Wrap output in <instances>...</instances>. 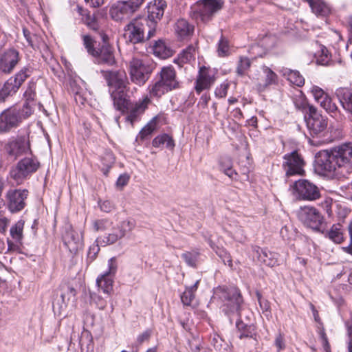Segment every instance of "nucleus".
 <instances>
[{"label":"nucleus","mask_w":352,"mask_h":352,"mask_svg":"<svg viewBox=\"0 0 352 352\" xmlns=\"http://www.w3.org/2000/svg\"><path fill=\"white\" fill-rule=\"evenodd\" d=\"M20 86L13 77L10 78L3 85L1 90L0 91V96L2 97H7L15 94Z\"/></svg>","instance_id":"c9c22d12"},{"label":"nucleus","mask_w":352,"mask_h":352,"mask_svg":"<svg viewBox=\"0 0 352 352\" xmlns=\"http://www.w3.org/2000/svg\"><path fill=\"white\" fill-rule=\"evenodd\" d=\"M122 237V236H120V233L118 230L117 228H114L111 232L97 239L96 243H100L102 246H106L115 243Z\"/></svg>","instance_id":"f704fd0d"},{"label":"nucleus","mask_w":352,"mask_h":352,"mask_svg":"<svg viewBox=\"0 0 352 352\" xmlns=\"http://www.w3.org/2000/svg\"><path fill=\"white\" fill-rule=\"evenodd\" d=\"M152 145L155 148H163L164 146L168 148H173L175 143L173 139L167 133H162L156 136L152 141Z\"/></svg>","instance_id":"c756f323"},{"label":"nucleus","mask_w":352,"mask_h":352,"mask_svg":"<svg viewBox=\"0 0 352 352\" xmlns=\"http://www.w3.org/2000/svg\"><path fill=\"white\" fill-rule=\"evenodd\" d=\"M129 180V175L126 174H123V175H120V177H118V179L116 182V184L118 186L122 187L127 184Z\"/></svg>","instance_id":"69168bd1"},{"label":"nucleus","mask_w":352,"mask_h":352,"mask_svg":"<svg viewBox=\"0 0 352 352\" xmlns=\"http://www.w3.org/2000/svg\"><path fill=\"white\" fill-rule=\"evenodd\" d=\"M100 208L102 211L105 212H110L113 208V205L109 201H104L102 202H99Z\"/></svg>","instance_id":"0e129e2a"},{"label":"nucleus","mask_w":352,"mask_h":352,"mask_svg":"<svg viewBox=\"0 0 352 352\" xmlns=\"http://www.w3.org/2000/svg\"><path fill=\"white\" fill-rule=\"evenodd\" d=\"M20 60L19 52L14 49L6 50L0 55V71L10 74Z\"/></svg>","instance_id":"aec40b11"},{"label":"nucleus","mask_w":352,"mask_h":352,"mask_svg":"<svg viewBox=\"0 0 352 352\" xmlns=\"http://www.w3.org/2000/svg\"><path fill=\"white\" fill-rule=\"evenodd\" d=\"M349 337V352H352V318L345 322Z\"/></svg>","instance_id":"052dcab7"},{"label":"nucleus","mask_w":352,"mask_h":352,"mask_svg":"<svg viewBox=\"0 0 352 352\" xmlns=\"http://www.w3.org/2000/svg\"><path fill=\"white\" fill-rule=\"evenodd\" d=\"M348 232L350 237V243L349 245L343 247L342 250L344 252L352 255V221L349 223Z\"/></svg>","instance_id":"680f3d73"},{"label":"nucleus","mask_w":352,"mask_h":352,"mask_svg":"<svg viewBox=\"0 0 352 352\" xmlns=\"http://www.w3.org/2000/svg\"><path fill=\"white\" fill-rule=\"evenodd\" d=\"M32 113L28 102L22 107L14 106L4 110L0 114V133H7L16 129Z\"/></svg>","instance_id":"39448f33"},{"label":"nucleus","mask_w":352,"mask_h":352,"mask_svg":"<svg viewBox=\"0 0 352 352\" xmlns=\"http://www.w3.org/2000/svg\"><path fill=\"white\" fill-rule=\"evenodd\" d=\"M307 129L312 136L320 135L327 126V119L318 113L314 107H309V116L306 119Z\"/></svg>","instance_id":"f3484780"},{"label":"nucleus","mask_w":352,"mask_h":352,"mask_svg":"<svg viewBox=\"0 0 352 352\" xmlns=\"http://www.w3.org/2000/svg\"><path fill=\"white\" fill-rule=\"evenodd\" d=\"M76 295L77 291L72 285L67 283L63 284L60 287L61 303H59L58 300L54 302L53 305L54 311L60 314L69 302H74L76 301Z\"/></svg>","instance_id":"412c9836"},{"label":"nucleus","mask_w":352,"mask_h":352,"mask_svg":"<svg viewBox=\"0 0 352 352\" xmlns=\"http://www.w3.org/2000/svg\"><path fill=\"white\" fill-rule=\"evenodd\" d=\"M174 29L175 34L180 40L189 38L194 32V25L184 19H178Z\"/></svg>","instance_id":"393cba45"},{"label":"nucleus","mask_w":352,"mask_h":352,"mask_svg":"<svg viewBox=\"0 0 352 352\" xmlns=\"http://www.w3.org/2000/svg\"><path fill=\"white\" fill-rule=\"evenodd\" d=\"M64 243L71 250H76L81 245L82 237L72 229L67 230L63 236Z\"/></svg>","instance_id":"cd10ccee"},{"label":"nucleus","mask_w":352,"mask_h":352,"mask_svg":"<svg viewBox=\"0 0 352 352\" xmlns=\"http://www.w3.org/2000/svg\"><path fill=\"white\" fill-rule=\"evenodd\" d=\"M212 298L222 300V311L230 319L239 316L243 299L238 289L219 286L214 289Z\"/></svg>","instance_id":"20e7f679"},{"label":"nucleus","mask_w":352,"mask_h":352,"mask_svg":"<svg viewBox=\"0 0 352 352\" xmlns=\"http://www.w3.org/2000/svg\"><path fill=\"white\" fill-rule=\"evenodd\" d=\"M228 164V167H224V162H221V170L230 178H234V176L237 175L236 171L232 168V161L230 158H226V162Z\"/></svg>","instance_id":"603ef678"},{"label":"nucleus","mask_w":352,"mask_h":352,"mask_svg":"<svg viewBox=\"0 0 352 352\" xmlns=\"http://www.w3.org/2000/svg\"><path fill=\"white\" fill-rule=\"evenodd\" d=\"M24 224V221L20 219L10 228V236H12V239L17 243H21V240L23 239V230Z\"/></svg>","instance_id":"ea45409f"},{"label":"nucleus","mask_w":352,"mask_h":352,"mask_svg":"<svg viewBox=\"0 0 352 352\" xmlns=\"http://www.w3.org/2000/svg\"><path fill=\"white\" fill-rule=\"evenodd\" d=\"M305 162L301 155L296 151H292L283 156L282 167L286 177L303 175Z\"/></svg>","instance_id":"9d476101"},{"label":"nucleus","mask_w":352,"mask_h":352,"mask_svg":"<svg viewBox=\"0 0 352 352\" xmlns=\"http://www.w3.org/2000/svg\"><path fill=\"white\" fill-rule=\"evenodd\" d=\"M210 99V97L207 94H203L198 102V105L200 106L201 108H206L208 105V103Z\"/></svg>","instance_id":"338daca9"},{"label":"nucleus","mask_w":352,"mask_h":352,"mask_svg":"<svg viewBox=\"0 0 352 352\" xmlns=\"http://www.w3.org/2000/svg\"><path fill=\"white\" fill-rule=\"evenodd\" d=\"M311 93L312 94L315 100L318 103H320L322 100L324 99L327 96L322 89L316 85H312L310 89Z\"/></svg>","instance_id":"3c124183"},{"label":"nucleus","mask_w":352,"mask_h":352,"mask_svg":"<svg viewBox=\"0 0 352 352\" xmlns=\"http://www.w3.org/2000/svg\"><path fill=\"white\" fill-rule=\"evenodd\" d=\"M153 52L156 56L160 58H166L170 55V50L160 40L155 42L153 45Z\"/></svg>","instance_id":"a19ab883"},{"label":"nucleus","mask_w":352,"mask_h":352,"mask_svg":"<svg viewBox=\"0 0 352 352\" xmlns=\"http://www.w3.org/2000/svg\"><path fill=\"white\" fill-rule=\"evenodd\" d=\"M274 346L276 347V350H285L286 348V344L285 340L284 338V335L281 333H278L276 336V338L274 340Z\"/></svg>","instance_id":"4d7b16f0"},{"label":"nucleus","mask_w":352,"mask_h":352,"mask_svg":"<svg viewBox=\"0 0 352 352\" xmlns=\"http://www.w3.org/2000/svg\"><path fill=\"white\" fill-rule=\"evenodd\" d=\"M110 224L107 219H98L94 222V228L96 231H102L107 229Z\"/></svg>","instance_id":"6e6d98bb"},{"label":"nucleus","mask_w":352,"mask_h":352,"mask_svg":"<svg viewBox=\"0 0 352 352\" xmlns=\"http://www.w3.org/2000/svg\"><path fill=\"white\" fill-rule=\"evenodd\" d=\"M179 87L176 72L173 66L161 68L148 87V93L151 98H160L163 95Z\"/></svg>","instance_id":"7ed1b4c3"},{"label":"nucleus","mask_w":352,"mask_h":352,"mask_svg":"<svg viewBox=\"0 0 352 352\" xmlns=\"http://www.w3.org/2000/svg\"><path fill=\"white\" fill-rule=\"evenodd\" d=\"M251 65L250 60L247 57L241 56L236 67V74L239 76H243L246 74Z\"/></svg>","instance_id":"c03bdc74"},{"label":"nucleus","mask_w":352,"mask_h":352,"mask_svg":"<svg viewBox=\"0 0 352 352\" xmlns=\"http://www.w3.org/2000/svg\"><path fill=\"white\" fill-rule=\"evenodd\" d=\"M312 12L318 16H325L331 11L325 1H308Z\"/></svg>","instance_id":"473e14b6"},{"label":"nucleus","mask_w":352,"mask_h":352,"mask_svg":"<svg viewBox=\"0 0 352 352\" xmlns=\"http://www.w3.org/2000/svg\"><path fill=\"white\" fill-rule=\"evenodd\" d=\"M316 166L321 174L345 177L352 170V142L337 146L329 151L319 152Z\"/></svg>","instance_id":"f257e3e1"},{"label":"nucleus","mask_w":352,"mask_h":352,"mask_svg":"<svg viewBox=\"0 0 352 352\" xmlns=\"http://www.w3.org/2000/svg\"><path fill=\"white\" fill-rule=\"evenodd\" d=\"M77 11L80 15L82 16L84 23L91 30H97L98 29V24L95 19L92 17L89 12L84 9L82 7L77 5Z\"/></svg>","instance_id":"4c0bfd02"},{"label":"nucleus","mask_w":352,"mask_h":352,"mask_svg":"<svg viewBox=\"0 0 352 352\" xmlns=\"http://www.w3.org/2000/svg\"><path fill=\"white\" fill-rule=\"evenodd\" d=\"M216 72L214 69L201 67L195 82V91L199 94L202 91L209 89L215 81Z\"/></svg>","instance_id":"6ab92c4d"},{"label":"nucleus","mask_w":352,"mask_h":352,"mask_svg":"<svg viewBox=\"0 0 352 352\" xmlns=\"http://www.w3.org/2000/svg\"><path fill=\"white\" fill-rule=\"evenodd\" d=\"M4 149L8 155L14 160L31 151L30 142L25 136L9 140L5 144Z\"/></svg>","instance_id":"dca6fc26"},{"label":"nucleus","mask_w":352,"mask_h":352,"mask_svg":"<svg viewBox=\"0 0 352 352\" xmlns=\"http://www.w3.org/2000/svg\"><path fill=\"white\" fill-rule=\"evenodd\" d=\"M142 1H116L110 8L111 18L120 21L126 19L136 11Z\"/></svg>","instance_id":"4468645a"},{"label":"nucleus","mask_w":352,"mask_h":352,"mask_svg":"<svg viewBox=\"0 0 352 352\" xmlns=\"http://www.w3.org/2000/svg\"><path fill=\"white\" fill-rule=\"evenodd\" d=\"M253 257L256 258L261 263H263L269 267L278 265V254L276 253L259 247L254 249Z\"/></svg>","instance_id":"4be33fe9"},{"label":"nucleus","mask_w":352,"mask_h":352,"mask_svg":"<svg viewBox=\"0 0 352 352\" xmlns=\"http://www.w3.org/2000/svg\"><path fill=\"white\" fill-rule=\"evenodd\" d=\"M82 38L83 41V45L87 50L89 54L96 56L98 54V51L94 47V40L89 35H82Z\"/></svg>","instance_id":"de8ad7c7"},{"label":"nucleus","mask_w":352,"mask_h":352,"mask_svg":"<svg viewBox=\"0 0 352 352\" xmlns=\"http://www.w3.org/2000/svg\"><path fill=\"white\" fill-rule=\"evenodd\" d=\"M29 192L26 189L11 188L6 194L7 208L11 213H17L26 206Z\"/></svg>","instance_id":"9b49d317"},{"label":"nucleus","mask_w":352,"mask_h":352,"mask_svg":"<svg viewBox=\"0 0 352 352\" xmlns=\"http://www.w3.org/2000/svg\"><path fill=\"white\" fill-rule=\"evenodd\" d=\"M327 237L335 243H341L344 240L342 226L340 223L333 224L327 233Z\"/></svg>","instance_id":"c85d7f7f"},{"label":"nucleus","mask_w":352,"mask_h":352,"mask_svg":"<svg viewBox=\"0 0 352 352\" xmlns=\"http://www.w3.org/2000/svg\"><path fill=\"white\" fill-rule=\"evenodd\" d=\"M199 280L196 282L190 287H186L185 291L181 295V300L184 305L189 306L191 305L192 301L195 298V294L197 290Z\"/></svg>","instance_id":"72a5a7b5"},{"label":"nucleus","mask_w":352,"mask_h":352,"mask_svg":"<svg viewBox=\"0 0 352 352\" xmlns=\"http://www.w3.org/2000/svg\"><path fill=\"white\" fill-rule=\"evenodd\" d=\"M156 23L155 22H151V25H148L146 23V26H148L149 29L148 30V34H147V39H149L150 38L153 37L155 34V26Z\"/></svg>","instance_id":"774afa93"},{"label":"nucleus","mask_w":352,"mask_h":352,"mask_svg":"<svg viewBox=\"0 0 352 352\" xmlns=\"http://www.w3.org/2000/svg\"><path fill=\"white\" fill-rule=\"evenodd\" d=\"M35 90L36 83L34 81L31 80L28 82V87L23 94L24 98H25V103L28 102L32 108V103H33L36 96Z\"/></svg>","instance_id":"37998d69"},{"label":"nucleus","mask_w":352,"mask_h":352,"mask_svg":"<svg viewBox=\"0 0 352 352\" xmlns=\"http://www.w3.org/2000/svg\"><path fill=\"white\" fill-rule=\"evenodd\" d=\"M89 297L91 303H94L96 305V307L100 309H104L107 305V296L105 297H102L100 295L95 293V292H89Z\"/></svg>","instance_id":"49530a36"},{"label":"nucleus","mask_w":352,"mask_h":352,"mask_svg":"<svg viewBox=\"0 0 352 352\" xmlns=\"http://www.w3.org/2000/svg\"><path fill=\"white\" fill-rule=\"evenodd\" d=\"M229 50L228 41L223 37L221 38L218 44V54L220 56H226Z\"/></svg>","instance_id":"5fc2aeb1"},{"label":"nucleus","mask_w":352,"mask_h":352,"mask_svg":"<svg viewBox=\"0 0 352 352\" xmlns=\"http://www.w3.org/2000/svg\"><path fill=\"white\" fill-rule=\"evenodd\" d=\"M34 70V67L28 64L22 67L13 78L21 87L23 82L33 74Z\"/></svg>","instance_id":"58836bf2"},{"label":"nucleus","mask_w":352,"mask_h":352,"mask_svg":"<svg viewBox=\"0 0 352 352\" xmlns=\"http://www.w3.org/2000/svg\"><path fill=\"white\" fill-rule=\"evenodd\" d=\"M166 1H149L147 6L148 19L151 22L157 23L163 16Z\"/></svg>","instance_id":"b1692460"},{"label":"nucleus","mask_w":352,"mask_h":352,"mask_svg":"<svg viewBox=\"0 0 352 352\" xmlns=\"http://www.w3.org/2000/svg\"><path fill=\"white\" fill-rule=\"evenodd\" d=\"M152 70L151 65L138 58H133L130 61L131 78L132 81L138 85L144 84Z\"/></svg>","instance_id":"f8f14e48"},{"label":"nucleus","mask_w":352,"mask_h":352,"mask_svg":"<svg viewBox=\"0 0 352 352\" xmlns=\"http://www.w3.org/2000/svg\"><path fill=\"white\" fill-rule=\"evenodd\" d=\"M195 56V47L192 45H189L178 55V57L175 59V63L181 67L182 64L194 60Z\"/></svg>","instance_id":"2f4dec72"},{"label":"nucleus","mask_w":352,"mask_h":352,"mask_svg":"<svg viewBox=\"0 0 352 352\" xmlns=\"http://www.w3.org/2000/svg\"><path fill=\"white\" fill-rule=\"evenodd\" d=\"M146 25V19H135L124 28V37L127 41L135 44L144 41V31Z\"/></svg>","instance_id":"ddd939ff"},{"label":"nucleus","mask_w":352,"mask_h":352,"mask_svg":"<svg viewBox=\"0 0 352 352\" xmlns=\"http://www.w3.org/2000/svg\"><path fill=\"white\" fill-rule=\"evenodd\" d=\"M316 56L317 63L322 65H326L330 60L329 53L324 46L321 47L320 51L318 52Z\"/></svg>","instance_id":"8fccbe9b"},{"label":"nucleus","mask_w":352,"mask_h":352,"mask_svg":"<svg viewBox=\"0 0 352 352\" xmlns=\"http://www.w3.org/2000/svg\"><path fill=\"white\" fill-rule=\"evenodd\" d=\"M319 104L321 107L329 113H335L338 110L336 104L332 102L331 98L329 96L324 98Z\"/></svg>","instance_id":"09e8293b"},{"label":"nucleus","mask_w":352,"mask_h":352,"mask_svg":"<svg viewBox=\"0 0 352 352\" xmlns=\"http://www.w3.org/2000/svg\"><path fill=\"white\" fill-rule=\"evenodd\" d=\"M118 269L116 259L112 257L108 261V269L96 278L98 292H102L107 297L113 292L114 277Z\"/></svg>","instance_id":"1a4fd4ad"},{"label":"nucleus","mask_w":352,"mask_h":352,"mask_svg":"<svg viewBox=\"0 0 352 352\" xmlns=\"http://www.w3.org/2000/svg\"><path fill=\"white\" fill-rule=\"evenodd\" d=\"M99 245H100V244L97 243L96 245H94L89 248L88 251V258L91 261L96 258V256L100 250L98 247Z\"/></svg>","instance_id":"e2e57ef3"},{"label":"nucleus","mask_w":352,"mask_h":352,"mask_svg":"<svg viewBox=\"0 0 352 352\" xmlns=\"http://www.w3.org/2000/svg\"><path fill=\"white\" fill-rule=\"evenodd\" d=\"M292 194L300 200L315 201L320 198L319 188L307 179H298L291 186Z\"/></svg>","instance_id":"6e6552de"},{"label":"nucleus","mask_w":352,"mask_h":352,"mask_svg":"<svg viewBox=\"0 0 352 352\" xmlns=\"http://www.w3.org/2000/svg\"><path fill=\"white\" fill-rule=\"evenodd\" d=\"M181 257L190 267H195L199 257V252L195 250L186 252L181 255Z\"/></svg>","instance_id":"a18cd8bd"},{"label":"nucleus","mask_w":352,"mask_h":352,"mask_svg":"<svg viewBox=\"0 0 352 352\" xmlns=\"http://www.w3.org/2000/svg\"><path fill=\"white\" fill-rule=\"evenodd\" d=\"M151 98H150L149 95L146 96L133 104H129V100L128 99L127 108L124 112L120 111L122 113L127 111V116L125 118L126 121L133 125L147 109L151 103Z\"/></svg>","instance_id":"a211bd4d"},{"label":"nucleus","mask_w":352,"mask_h":352,"mask_svg":"<svg viewBox=\"0 0 352 352\" xmlns=\"http://www.w3.org/2000/svg\"><path fill=\"white\" fill-rule=\"evenodd\" d=\"M156 129L157 122L155 118H153L142 129L136 137V141L142 142L144 140H148Z\"/></svg>","instance_id":"7c9ffc66"},{"label":"nucleus","mask_w":352,"mask_h":352,"mask_svg":"<svg viewBox=\"0 0 352 352\" xmlns=\"http://www.w3.org/2000/svg\"><path fill=\"white\" fill-rule=\"evenodd\" d=\"M299 220L307 227L318 230L323 222V217L318 209L313 206L300 207L298 212Z\"/></svg>","instance_id":"2eb2a0df"},{"label":"nucleus","mask_w":352,"mask_h":352,"mask_svg":"<svg viewBox=\"0 0 352 352\" xmlns=\"http://www.w3.org/2000/svg\"><path fill=\"white\" fill-rule=\"evenodd\" d=\"M261 72L264 74L265 87L270 85H276L278 82V76L270 67L263 65L260 67Z\"/></svg>","instance_id":"e433bc0d"},{"label":"nucleus","mask_w":352,"mask_h":352,"mask_svg":"<svg viewBox=\"0 0 352 352\" xmlns=\"http://www.w3.org/2000/svg\"><path fill=\"white\" fill-rule=\"evenodd\" d=\"M151 330L146 329L142 333H140L137 338V342L138 344L141 345L144 342H148L151 336Z\"/></svg>","instance_id":"bf43d9fd"},{"label":"nucleus","mask_w":352,"mask_h":352,"mask_svg":"<svg viewBox=\"0 0 352 352\" xmlns=\"http://www.w3.org/2000/svg\"><path fill=\"white\" fill-rule=\"evenodd\" d=\"M101 36L103 45L100 49L97 50L98 53L97 55L94 56V57H96L100 63L112 65L115 63V58L111 46L107 43L108 36L104 34Z\"/></svg>","instance_id":"5701e85b"},{"label":"nucleus","mask_w":352,"mask_h":352,"mask_svg":"<svg viewBox=\"0 0 352 352\" xmlns=\"http://www.w3.org/2000/svg\"><path fill=\"white\" fill-rule=\"evenodd\" d=\"M223 1H195L190 7V15L192 19L206 22L219 10Z\"/></svg>","instance_id":"0eeeda50"},{"label":"nucleus","mask_w":352,"mask_h":352,"mask_svg":"<svg viewBox=\"0 0 352 352\" xmlns=\"http://www.w3.org/2000/svg\"><path fill=\"white\" fill-rule=\"evenodd\" d=\"M217 253L225 265H228L230 267H232V261L231 256L226 250L221 249L219 250Z\"/></svg>","instance_id":"13d9d810"},{"label":"nucleus","mask_w":352,"mask_h":352,"mask_svg":"<svg viewBox=\"0 0 352 352\" xmlns=\"http://www.w3.org/2000/svg\"><path fill=\"white\" fill-rule=\"evenodd\" d=\"M135 227V220L132 219H128L126 220L122 221L117 229L120 233V236H122L123 237L125 236V234L131 232L134 229Z\"/></svg>","instance_id":"79ce46f5"},{"label":"nucleus","mask_w":352,"mask_h":352,"mask_svg":"<svg viewBox=\"0 0 352 352\" xmlns=\"http://www.w3.org/2000/svg\"><path fill=\"white\" fill-rule=\"evenodd\" d=\"M229 88V83L224 82L218 86L214 91V95L217 98H223L227 95Z\"/></svg>","instance_id":"864d4df0"},{"label":"nucleus","mask_w":352,"mask_h":352,"mask_svg":"<svg viewBox=\"0 0 352 352\" xmlns=\"http://www.w3.org/2000/svg\"><path fill=\"white\" fill-rule=\"evenodd\" d=\"M40 163L33 155L21 160L10 171V176L18 184H21L39 168Z\"/></svg>","instance_id":"423d86ee"},{"label":"nucleus","mask_w":352,"mask_h":352,"mask_svg":"<svg viewBox=\"0 0 352 352\" xmlns=\"http://www.w3.org/2000/svg\"><path fill=\"white\" fill-rule=\"evenodd\" d=\"M70 87L76 102L80 105H85L87 102L90 93L80 86L76 80L70 82Z\"/></svg>","instance_id":"a878e982"},{"label":"nucleus","mask_w":352,"mask_h":352,"mask_svg":"<svg viewBox=\"0 0 352 352\" xmlns=\"http://www.w3.org/2000/svg\"><path fill=\"white\" fill-rule=\"evenodd\" d=\"M109 87V92L114 108L124 112L127 108L128 78L124 69L102 71Z\"/></svg>","instance_id":"f03ea898"},{"label":"nucleus","mask_w":352,"mask_h":352,"mask_svg":"<svg viewBox=\"0 0 352 352\" xmlns=\"http://www.w3.org/2000/svg\"><path fill=\"white\" fill-rule=\"evenodd\" d=\"M280 73L285 76L291 83L301 87L305 84V78L297 70L283 67L280 70Z\"/></svg>","instance_id":"bb28decb"}]
</instances>
